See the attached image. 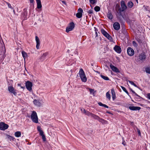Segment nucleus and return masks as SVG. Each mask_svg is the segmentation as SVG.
I'll list each match as a JSON object with an SVG mask.
<instances>
[{
  "label": "nucleus",
  "instance_id": "nucleus-20",
  "mask_svg": "<svg viewBox=\"0 0 150 150\" xmlns=\"http://www.w3.org/2000/svg\"><path fill=\"white\" fill-rule=\"evenodd\" d=\"M80 77L83 81L85 82L86 81L87 78H86L85 74L81 76H80Z\"/></svg>",
  "mask_w": 150,
  "mask_h": 150
},
{
  "label": "nucleus",
  "instance_id": "nucleus-47",
  "mask_svg": "<svg viewBox=\"0 0 150 150\" xmlns=\"http://www.w3.org/2000/svg\"><path fill=\"white\" fill-rule=\"evenodd\" d=\"M122 18H123L124 20H129V18L127 16H122Z\"/></svg>",
  "mask_w": 150,
  "mask_h": 150
},
{
  "label": "nucleus",
  "instance_id": "nucleus-52",
  "mask_svg": "<svg viewBox=\"0 0 150 150\" xmlns=\"http://www.w3.org/2000/svg\"><path fill=\"white\" fill-rule=\"evenodd\" d=\"M40 132V134L41 136H42L44 135V132L42 130L41 131H40V132Z\"/></svg>",
  "mask_w": 150,
  "mask_h": 150
},
{
  "label": "nucleus",
  "instance_id": "nucleus-15",
  "mask_svg": "<svg viewBox=\"0 0 150 150\" xmlns=\"http://www.w3.org/2000/svg\"><path fill=\"white\" fill-rule=\"evenodd\" d=\"M129 108L132 110H139L141 109V108L137 106H129Z\"/></svg>",
  "mask_w": 150,
  "mask_h": 150
},
{
  "label": "nucleus",
  "instance_id": "nucleus-30",
  "mask_svg": "<svg viewBox=\"0 0 150 150\" xmlns=\"http://www.w3.org/2000/svg\"><path fill=\"white\" fill-rule=\"evenodd\" d=\"M121 87L122 89V90L125 92L129 96L130 98H131L130 96L129 95V93L128 91L127 90L126 88L124 86H121Z\"/></svg>",
  "mask_w": 150,
  "mask_h": 150
},
{
  "label": "nucleus",
  "instance_id": "nucleus-62",
  "mask_svg": "<svg viewBox=\"0 0 150 150\" xmlns=\"http://www.w3.org/2000/svg\"><path fill=\"white\" fill-rule=\"evenodd\" d=\"M30 3H33L34 2V0H29Z\"/></svg>",
  "mask_w": 150,
  "mask_h": 150
},
{
  "label": "nucleus",
  "instance_id": "nucleus-46",
  "mask_svg": "<svg viewBox=\"0 0 150 150\" xmlns=\"http://www.w3.org/2000/svg\"><path fill=\"white\" fill-rule=\"evenodd\" d=\"M41 136L42 137V139L43 141L44 142L45 141H46V139L45 136V135H44Z\"/></svg>",
  "mask_w": 150,
  "mask_h": 150
},
{
  "label": "nucleus",
  "instance_id": "nucleus-14",
  "mask_svg": "<svg viewBox=\"0 0 150 150\" xmlns=\"http://www.w3.org/2000/svg\"><path fill=\"white\" fill-rule=\"evenodd\" d=\"M35 40L36 42V48L37 49L40 48V41L39 38L37 36L35 37Z\"/></svg>",
  "mask_w": 150,
  "mask_h": 150
},
{
  "label": "nucleus",
  "instance_id": "nucleus-7",
  "mask_svg": "<svg viewBox=\"0 0 150 150\" xmlns=\"http://www.w3.org/2000/svg\"><path fill=\"white\" fill-rule=\"evenodd\" d=\"M116 9L117 11V12L118 13L119 16L122 17L123 16L122 15V12H123V11H121V10L120 8V6L119 5L117 4L116 5Z\"/></svg>",
  "mask_w": 150,
  "mask_h": 150
},
{
  "label": "nucleus",
  "instance_id": "nucleus-56",
  "mask_svg": "<svg viewBox=\"0 0 150 150\" xmlns=\"http://www.w3.org/2000/svg\"><path fill=\"white\" fill-rule=\"evenodd\" d=\"M147 97L150 100V93H148L147 94Z\"/></svg>",
  "mask_w": 150,
  "mask_h": 150
},
{
  "label": "nucleus",
  "instance_id": "nucleus-36",
  "mask_svg": "<svg viewBox=\"0 0 150 150\" xmlns=\"http://www.w3.org/2000/svg\"><path fill=\"white\" fill-rule=\"evenodd\" d=\"M94 10L96 12H98L100 10V8L98 6H96L94 7Z\"/></svg>",
  "mask_w": 150,
  "mask_h": 150
},
{
  "label": "nucleus",
  "instance_id": "nucleus-54",
  "mask_svg": "<svg viewBox=\"0 0 150 150\" xmlns=\"http://www.w3.org/2000/svg\"><path fill=\"white\" fill-rule=\"evenodd\" d=\"M137 131L139 135L140 136L141 135V133L140 130L138 129H137Z\"/></svg>",
  "mask_w": 150,
  "mask_h": 150
},
{
  "label": "nucleus",
  "instance_id": "nucleus-39",
  "mask_svg": "<svg viewBox=\"0 0 150 150\" xmlns=\"http://www.w3.org/2000/svg\"><path fill=\"white\" fill-rule=\"evenodd\" d=\"M85 114L87 115L88 116H91V117L93 113L88 111H87Z\"/></svg>",
  "mask_w": 150,
  "mask_h": 150
},
{
  "label": "nucleus",
  "instance_id": "nucleus-22",
  "mask_svg": "<svg viewBox=\"0 0 150 150\" xmlns=\"http://www.w3.org/2000/svg\"><path fill=\"white\" fill-rule=\"evenodd\" d=\"M22 56L24 58V61H25V59L27 58L28 55H27V53L24 51H23L22 52Z\"/></svg>",
  "mask_w": 150,
  "mask_h": 150
},
{
  "label": "nucleus",
  "instance_id": "nucleus-1",
  "mask_svg": "<svg viewBox=\"0 0 150 150\" xmlns=\"http://www.w3.org/2000/svg\"><path fill=\"white\" fill-rule=\"evenodd\" d=\"M146 55L144 53L140 54L138 56H136L135 61L138 63H142L146 59Z\"/></svg>",
  "mask_w": 150,
  "mask_h": 150
},
{
  "label": "nucleus",
  "instance_id": "nucleus-8",
  "mask_svg": "<svg viewBox=\"0 0 150 150\" xmlns=\"http://www.w3.org/2000/svg\"><path fill=\"white\" fill-rule=\"evenodd\" d=\"M8 90L10 93H13L15 96L16 95L17 92L16 91V90L14 89L12 86H8Z\"/></svg>",
  "mask_w": 150,
  "mask_h": 150
},
{
  "label": "nucleus",
  "instance_id": "nucleus-10",
  "mask_svg": "<svg viewBox=\"0 0 150 150\" xmlns=\"http://www.w3.org/2000/svg\"><path fill=\"white\" fill-rule=\"evenodd\" d=\"M127 53L129 56H132L134 54V51L132 48L129 47L127 49Z\"/></svg>",
  "mask_w": 150,
  "mask_h": 150
},
{
  "label": "nucleus",
  "instance_id": "nucleus-63",
  "mask_svg": "<svg viewBox=\"0 0 150 150\" xmlns=\"http://www.w3.org/2000/svg\"><path fill=\"white\" fill-rule=\"evenodd\" d=\"M106 112L108 113H109V114H112V113H111V112H109V111H107Z\"/></svg>",
  "mask_w": 150,
  "mask_h": 150
},
{
  "label": "nucleus",
  "instance_id": "nucleus-32",
  "mask_svg": "<svg viewBox=\"0 0 150 150\" xmlns=\"http://www.w3.org/2000/svg\"><path fill=\"white\" fill-rule=\"evenodd\" d=\"M79 74L80 76L85 74L83 70L81 69L79 71Z\"/></svg>",
  "mask_w": 150,
  "mask_h": 150
},
{
  "label": "nucleus",
  "instance_id": "nucleus-6",
  "mask_svg": "<svg viewBox=\"0 0 150 150\" xmlns=\"http://www.w3.org/2000/svg\"><path fill=\"white\" fill-rule=\"evenodd\" d=\"M8 125L3 122L0 123V129L1 130H5L8 128Z\"/></svg>",
  "mask_w": 150,
  "mask_h": 150
},
{
  "label": "nucleus",
  "instance_id": "nucleus-58",
  "mask_svg": "<svg viewBox=\"0 0 150 150\" xmlns=\"http://www.w3.org/2000/svg\"><path fill=\"white\" fill-rule=\"evenodd\" d=\"M144 9L146 10H147V8L148 7V6H144Z\"/></svg>",
  "mask_w": 150,
  "mask_h": 150
},
{
  "label": "nucleus",
  "instance_id": "nucleus-64",
  "mask_svg": "<svg viewBox=\"0 0 150 150\" xmlns=\"http://www.w3.org/2000/svg\"><path fill=\"white\" fill-rule=\"evenodd\" d=\"M13 13H14V14H15V10L14 9H13Z\"/></svg>",
  "mask_w": 150,
  "mask_h": 150
},
{
  "label": "nucleus",
  "instance_id": "nucleus-55",
  "mask_svg": "<svg viewBox=\"0 0 150 150\" xmlns=\"http://www.w3.org/2000/svg\"><path fill=\"white\" fill-rule=\"evenodd\" d=\"M122 144H123L124 146L126 145V143L125 141L124 140H123L122 142Z\"/></svg>",
  "mask_w": 150,
  "mask_h": 150
},
{
  "label": "nucleus",
  "instance_id": "nucleus-24",
  "mask_svg": "<svg viewBox=\"0 0 150 150\" xmlns=\"http://www.w3.org/2000/svg\"><path fill=\"white\" fill-rule=\"evenodd\" d=\"M21 133L20 132L17 131L15 132V137H18L21 136Z\"/></svg>",
  "mask_w": 150,
  "mask_h": 150
},
{
  "label": "nucleus",
  "instance_id": "nucleus-50",
  "mask_svg": "<svg viewBox=\"0 0 150 150\" xmlns=\"http://www.w3.org/2000/svg\"><path fill=\"white\" fill-rule=\"evenodd\" d=\"M87 12L88 14H91L93 13V11L92 10H89L87 11Z\"/></svg>",
  "mask_w": 150,
  "mask_h": 150
},
{
  "label": "nucleus",
  "instance_id": "nucleus-25",
  "mask_svg": "<svg viewBox=\"0 0 150 150\" xmlns=\"http://www.w3.org/2000/svg\"><path fill=\"white\" fill-rule=\"evenodd\" d=\"M118 19L119 20V22L123 24L124 23L123 18L122 17L118 16L117 17Z\"/></svg>",
  "mask_w": 150,
  "mask_h": 150
},
{
  "label": "nucleus",
  "instance_id": "nucleus-17",
  "mask_svg": "<svg viewBox=\"0 0 150 150\" xmlns=\"http://www.w3.org/2000/svg\"><path fill=\"white\" fill-rule=\"evenodd\" d=\"M111 92L112 94V100H114L116 98L115 96V93L114 89L112 88L111 89Z\"/></svg>",
  "mask_w": 150,
  "mask_h": 150
},
{
  "label": "nucleus",
  "instance_id": "nucleus-61",
  "mask_svg": "<svg viewBox=\"0 0 150 150\" xmlns=\"http://www.w3.org/2000/svg\"><path fill=\"white\" fill-rule=\"evenodd\" d=\"M134 96H136L139 97V96L137 93H136L135 92V93H134Z\"/></svg>",
  "mask_w": 150,
  "mask_h": 150
},
{
  "label": "nucleus",
  "instance_id": "nucleus-11",
  "mask_svg": "<svg viewBox=\"0 0 150 150\" xmlns=\"http://www.w3.org/2000/svg\"><path fill=\"white\" fill-rule=\"evenodd\" d=\"M110 67L112 71L114 72H115L117 73H119L120 72V71L119 69L116 67L112 65V64H110Z\"/></svg>",
  "mask_w": 150,
  "mask_h": 150
},
{
  "label": "nucleus",
  "instance_id": "nucleus-33",
  "mask_svg": "<svg viewBox=\"0 0 150 150\" xmlns=\"http://www.w3.org/2000/svg\"><path fill=\"white\" fill-rule=\"evenodd\" d=\"M82 16V13H77L76 14V17L78 18H80Z\"/></svg>",
  "mask_w": 150,
  "mask_h": 150
},
{
  "label": "nucleus",
  "instance_id": "nucleus-42",
  "mask_svg": "<svg viewBox=\"0 0 150 150\" xmlns=\"http://www.w3.org/2000/svg\"><path fill=\"white\" fill-rule=\"evenodd\" d=\"M6 4L7 5L8 7L11 9H13V8L12 7L11 4L8 2H6Z\"/></svg>",
  "mask_w": 150,
  "mask_h": 150
},
{
  "label": "nucleus",
  "instance_id": "nucleus-49",
  "mask_svg": "<svg viewBox=\"0 0 150 150\" xmlns=\"http://www.w3.org/2000/svg\"><path fill=\"white\" fill-rule=\"evenodd\" d=\"M89 91L90 92V93H94V92H93V91H94V89H91V88H89Z\"/></svg>",
  "mask_w": 150,
  "mask_h": 150
},
{
  "label": "nucleus",
  "instance_id": "nucleus-53",
  "mask_svg": "<svg viewBox=\"0 0 150 150\" xmlns=\"http://www.w3.org/2000/svg\"><path fill=\"white\" fill-rule=\"evenodd\" d=\"M37 129L38 131L39 132H40V131H42V130H41V127L40 126H38L37 127Z\"/></svg>",
  "mask_w": 150,
  "mask_h": 150
},
{
  "label": "nucleus",
  "instance_id": "nucleus-3",
  "mask_svg": "<svg viewBox=\"0 0 150 150\" xmlns=\"http://www.w3.org/2000/svg\"><path fill=\"white\" fill-rule=\"evenodd\" d=\"M101 33L107 39L110 40L111 42L113 41V39L112 37L107 33L104 29H101Z\"/></svg>",
  "mask_w": 150,
  "mask_h": 150
},
{
  "label": "nucleus",
  "instance_id": "nucleus-57",
  "mask_svg": "<svg viewBox=\"0 0 150 150\" xmlns=\"http://www.w3.org/2000/svg\"><path fill=\"white\" fill-rule=\"evenodd\" d=\"M62 2L63 4H65V5H67V4H66V2L65 1H62Z\"/></svg>",
  "mask_w": 150,
  "mask_h": 150
},
{
  "label": "nucleus",
  "instance_id": "nucleus-5",
  "mask_svg": "<svg viewBox=\"0 0 150 150\" xmlns=\"http://www.w3.org/2000/svg\"><path fill=\"white\" fill-rule=\"evenodd\" d=\"M75 25L73 22L69 23V26L66 28V32L68 33L69 31L72 30L74 28Z\"/></svg>",
  "mask_w": 150,
  "mask_h": 150
},
{
  "label": "nucleus",
  "instance_id": "nucleus-60",
  "mask_svg": "<svg viewBox=\"0 0 150 150\" xmlns=\"http://www.w3.org/2000/svg\"><path fill=\"white\" fill-rule=\"evenodd\" d=\"M130 91L132 92V93H135V92L133 90H132V89H130Z\"/></svg>",
  "mask_w": 150,
  "mask_h": 150
},
{
  "label": "nucleus",
  "instance_id": "nucleus-45",
  "mask_svg": "<svg viewBox=\"0 0 150 150\" xmlns=\"http://www.w3.org/2000/svg\"><path fill=\"white\" fill-rule=\"evenodd\" d=\"M127 34H120V36L122 38H124L125 37V35H127Z\"/></svg>",
  "mask_w": 150,
  "mask_h": 150
},
{
  "label": "nucleus",
  "instance_id": "nucleus-43",
  "mask_svg": "<svg viewBox=\"0 0 150 150\" xmlns=\"http://www.w3.org/2000/svg\"><path fill=\"white\" fill-rule=\"evenodd\" d=\"M129 82L131 85H133L136 87H137V85L135 84L133 81H129Z\"/></svg>",
  "mask_w": 150,
  "mask_h": 150
},
{
  "label": "nucleus",
  "instance_id": "nucleus-9",
  "mask_svg": "<svg viewBox=\"0 0 150 150\" xmlns=\"http://www.w3.org/2000/svg\"><path fill=\"white\" fill-rule=\"evenodd\" d=\"M120 4L121 5V8H120L121 10L122 11H124L127 8L124 1L123 0L121 1Z\"/></svg>",
  "mask_w": 150,
  "mask_h": 150
},
{
  "label": "nucleus",
  "instance_id": "nucleus-51",
  "mask_svg": "<svg viewBox=\"0 0 150 150\" xmlns=\"http://www.w3.org/2000/svg\"><path fill=\"white\" fill-rule=\"evenodd\" d=\"M18 86H20L21 88L23 89H24L25 88V87L24 86H22L21 85V84H18Z\"/></svg>",
  "mask_w": 150,
  "mask_h": 150
},
{
  "label": "nucleus",
  "instance_id": "nucleus-28",
  "mask_svg": "<svg viewBox=\"0 0 150 150\" xmlns=\"http://www.w3.org/2000/svg\"><path fill=\"white\" fill-rule=\"evenodd\" d=\"M100 76L102 78L105 80L108 81L109 80V79L108 77L104 76L102 74L100 75Z\"/></svg>",
  "mask_w": 150,
  "mask_h": 150
},
{
  "label": "nucleus",
  "instance_id": "nucleus-27",
  "mask_svg": "<svg viewBox=\"0 0 150 150\" xmlns=\"http://www.w3.org/2000/svg\"><path fill=\"white\" fill-rule=\"evenodd\" d=\"M99 122H101L103 124H105L107 122V121L105 120L100 118V117L98 120Z\"/></svg>",
  "mask_w": 150,
  "mask_h": 150
},
{
  "label": "nucleus",
  "instance_id": "nucleus-16",
  "mask_svg": "<svg viewBox=\"0 0 150 150\" xmlns=\"http://www.w3.org/2000/svg\"><path fill=\"white\" fill-rule=\"evenodd\" d=\"M48 53L45 52L43 54L42 56L40 57V59L41 61H42L45 59L46 56L48 55Z\"/></svg>",
  "mask_w": 150,
  "mask_h": 150
},
{
  "label": "nucleus",
  "instance_id": "nucleus-12",
  "mask_svg": "<svg viewBox=\"0 0 150 150\" xmlns=\"http://www.w3.org/2000/svg\"><path fill=\"white\" fill-rule=\"evenodd\" d=\"M113 27L115 30H118L120 28V25L119 23L116 22L113 24Z\"/></svg>",
  "mask_w": 150,
  "mask_h": 150
},
{
  "label": "nucleus",
  "instance_id": "nucleus-35",
  "mask_svg": "<svg viewBox=\"0 0 150 150\" xmlns=\"http://www.w3.org/2000/svg\"><path fill=\"white\" fill-rule=\"evenodd\" d=\"M6 135L7 137L10 140V141H13L14 139V137L11 136H10V135L7 134Z\"/></svg>",
  "mask_w": 150,
  "mask_h": 150
},
{
  "label": "nucleus",
  "instance_id": "nucleus-13",
  "mask_svg": "<svg viewBox=\"0 0 150 150\" xmlns=\"http://www.w3.org/2000/svg\"><path fill=\"white\" fill-rule=\"evenodd\" d=\"M114 50L118 53H120L122 51L121 48L120 47L117 46L115 45L114 47Z\"/></svg>",
  "mask_w": 150,
  "mask_h": 150
},
{
  "label": "nucleus",
  "instance_id": "nucleus-18",
  "mask_svg": "<svg viewBox=\"0 0 150 150\" xmlns=\"http://www.w3.org/2000/svg\"><path fill=\"white\" fill-rule=\"evenodd\" d=\"M37 4V8L38 9L42 7L40 0H36Z\"/></svg>",
  "mask_w": 150,
  "mask_h": 150
},
{
  "label": "nucleus",
  "instance_id": "nucleus-40",
  "mask_svg": "<svg viewBox=\"0 0 150 150\" xmlns=\"http://www.w3.org/2000/svg\"><path fill=\"white\" fill-rule=\"evenodd\" d=\"M85 114L87 115L88 116H91V117L93 113L88 111H87Z\"/></svg>",
  "mask_w": 150,
  "mask_h": 150
},
{
  "label": "nucleus",
  "instance_id": "nucleus-23",
  "mask_svg": "<svg viewBox=\"0 0 150 150\" xmlns=\"http://www.w3.org/2000/svg\"><path fill=\"white\" fill-rule=\"evenodd\" d=\"M135 39L140 45L142 44V41L140 38L136 36L135 37Z\"/></svg>",
  "mask_w": 150,
  "mask_h": 150
},
{
  "label": "nucleus",
  "instance_id": "nucleus-4",
  "mask_svg": "<svg viewBox=\"0 0 150 150\" xmlns=\"http://www.w3.org/2000/svg\"><path fill=\"white\" fill-rule=\"evenodd\" d=\"M25 87L29 91H30L32 90V86L33 83L32 82L29 81H27L25 83Z\"/></svg>",
  "mask_w": 150,
  "mask_h": 150
},
{
  "label": "nucleus",
  "instance_id": "nucleus-2",
  "mask_svg": "<svg viewBox=\"0 0 150 150\" xmlns=\"http://www.w3.org/2000/svg\"><path fill=\"white\" fill-rule=\"evenodd\" d=\"M31 118L32 121L36 123H38V119L36 112L35 111H33L31 115Z\"/></svg>",
  "mask_w": 150,
  "mask_h": 150
},
{
  "label": "nucleus",
  "instance_id": "nucleus-34",
  "mask_svg": "<svg viewBox=\"0 0 150 150\" xmlns=\"http://www.w3.org/2000/svg\"><path fill=\"white\" fill-rule=\"evenodd\" d=\"M106 98L108 99L109 100L110 99L111 96L110 95L109 93V92H108L106 93Z\"/></svg>",
  "mask_w": 150,
  "mask_h": 150
},
{
  "label": "nucleus",
  "instance_id": "nucleus-37",
  "mask_svg": "<svg viewBox=\"0 0 150 150\" xmlns=\"http://www.w3.org/2000/svg\"><path fill=\"white\" fill-rule=\"evenodd\" d=\"M146 71L147 73L150 74V67L146 68Z\"/></svg>",
  "mask_w": 150,
  "mask_h": 150
},
{
  "label": "nucleus",
  "instance_id": "nucleus-31",
  "mask_svg": "<svg viewBox=\"0 0 150 150\" xmlns=\"http://www.w3.org/2000/svg\"><path fill=\"white\" fill-rule=\"evenodd\" d=\"M91 117H93V118L97 120H98L99 117L97 115L93 114L92 115Z\"/></svg>",
  "mask_w": 150,
  "mask_h": 150
},
{
  "label": "nucleus",
  "instance_id": "nucleus-21",
  "mask_svg": "<svg viewBox=\"0 0 150 150\" xmlns=\"http://www.w3.org/2000/svg\"><path fill=\"white\" fill-rule=\"evenodd\" d=\"M108 18L110 20H112L113 18V16L110 11H109L107 14Z\"/></svg>",
  "mask_w": 150,
  "mask_h": 150
},
{
  "label": "nucleus",
  "instance_id": "nucleus-29",
  "mask_svg": "<svg viewBox=\"0 0 150 150\" xmlns=\"http://www.w3.org/2000/svg\"><path fill=\"white\" fill-rule=\"evenodd\" d=\"M98 104L100 106L104 107L107 108H109L108 106L107 105H106L105 104H103L101 102H99L98 103Z\"/></svg>",
  "mask_w": 150,
  "mask_h": 150
},
{
  "label": "nucleus",
  "instance_id": "nucleus-48",
  "mask_svg": "<svg viewBox=\"0 0 150 150\" xmlns=\"http://www.w3.org/2000/svg\"><path fill=\"white\" fill-rule=\"evenodd\" d=\"M23 15L25 17H24V19H26L27 17L26 16L27 15V12H25L23 13Z\"/></svg>",
  "mask_w": 150,
  "mask_h": 150
},
{
  "label": "nucleus",
  "instance_id": "nucleus-41",
  "mask_svg": "<svg viewBox=\"0 0 150 150\" xmlns=\"http://www.w3.org/2000/svg\"><path fill=\"white\" fill-rule=\"evenodd\" d=\"M132 44L134 47H137L138 45L135 41H133L132 42Z\"/></svg>",
  "mask_w": 150,
  "mask_h": 150
},
{
  "label": "nucleus",
  "instance_id": "nucleus-59",
  "mask_svg": "<svg viewBox=\"0 0 150 150\" xmlns=\"http://www.w3.org/2000/svg\"><path fill=\"white\" fill-rule=\"evenodd\" d=\"M87 111H86L85 109H83V112L84 113V114H86V112Z\"/></svg>",
  "mask_w": 150,
  "mask_h": 150
},
{
  "label": "nucleus",
  "instance_id": "nucleus-38",
  "mask_svg": "<svg viewBox=\"0 0 150 150\" xmlns=\"http://www.w3.org/2000/svg\"><path fill=\"white\" fill-rule=\"evenodd\" d=\"M90 3L92 4H94L95 3H96L97 1V0H89Z\"/></svg>",
  "mask_w": 150,
  "mask_h": 150
},
{
  "label": "nucleus",
  "instance_id": "nucleus-44",
  "mask_svg": "<svg viewBox=\"0 0 150 150\" xmlns=\"http://www.w3.org/2000/svg\"><path fill=\"white\" fill-rule=\"evenodd\" d=\"M78 13H82L83 12V10L81 8H79L78 10Z\"/></svg>",
  "mask_w": 150,
  "mask_h": 150
},
{
  "label": "nucleus",
  "instance_id": "nucleus-26",
  "mask_svg": "<svg viewBox=\"0 0 150 150\" xmlns=\"http://www.w3.org/2000/svg\"><path fill=\"white\" fill-rule=\"evenodd\" d=\"M133 6V4L131 1H129L128 2L127 6L129 8H132Z\"/></svg>",
  "mask_w": 150,
  "mask_h": 150
},
{
  "label": "nucleus",
  "instance_id": "nucleus-19",
  "mask_svg": "<svg viewBox=\"0 0 150 150\" xmlns=\"http://www.w3.org/2000/svg\"><path fill=\"white\" fill-rule=\"evenodd\" d=\"M33 102L34 104L36 106H40L41 105V103L38 100L35 99L34 100Z\"/></svg>",
  "mask_w": 150,
  "mask_h": 150
}]
</instances>
